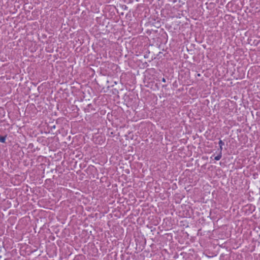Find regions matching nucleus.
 Here are the masks:
<instances>
[{
	"instance_id": "4",
	"label": "nucleus",
	"mask_w": 260,
	"mask_h": 260,
	"mask_svg": "<svg viewBox=\"0 0 260 260\" xmlns=\"http://www.w3.org/2000/svg\"><path fill=\"white\" fill-rule=\"evenodd\" d=\"M220 147V152H221V151L222 150V146H219Z\"/></svg>"
},
{
	"instance_id": "1",
	"label": "nucleus",
	"mask_w": 260,
	"mask_h": 260,
	"mask_svg": "<svg viewBox=\"0 0 260 260\" xmlns=\"http://www.w3.org/2000/svg\"><path fill=\"white\" fill-rule=\"evenodd\" d=\"M221 152H220L219 154H218L217 156H216L215 157H214V159L216 160H219V159H220V158H221Z\"/></svg>"
},
{
	"instance_id": "5",
	"label": "nucleus",
	"mask_w": 260,
	"mask_h": 260,
	"mask_svg": "<svg viewBox=\"0 0 260 260\" xmlns=\"http://www.w3.org/2000/svg\"><path fill=\"white\" fill-rule=\"evenodd\" d=\"M162 82H166V80L164 78L162 79Z\"/></svg>"
},
{
	"instance_id": "2",
	"label": "nucleus",
	"mask_w": 260,
	"mask_h": 260,
	"mask_svg": "<svg viewBox=\"0 0 260 260\" xmlns=\"http://www.w3.org/2000/svg\"><path fill=\"white\" fill-rule=\"evenodd\" d=\"M6 141L5 137H1L0 136V142L5 143Z\"/></svg>"
},
{
	"instance_id": "3",
	"label": "nucleus",
	"mask_w": 260,
	"mask_h": 260,
	"mask_svg": "<svg viewBox=\"0 0 260 260\" xmlns=\"http://www.w3.org/2000/svg\"><path fill=\"white\" fill-rule=\"evenodd\" d=\"M218 144L219 146H223L224 145V143L221 140H219Z\"/></svg>"
}]
</instances>
